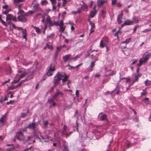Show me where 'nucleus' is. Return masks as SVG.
<instances>
[{
	"label": "nucleus",
	"instance_id": "f257e3e1",
	"mask_svg": "<svg viewBox=\"0 0 151 151\" xmlns=\"http://www.w3.org/2000/svg\"><path fill=\"white\" fill-rule=\"evenodd\" d=\"M68 77L69 76L67 75L65 73H60L58 72L55 75L53 79L54 80L57 81L58 84L59 81L62 80L63 85H64L65 82L68 81Z\"/></svg>",
	"mask_w": 151,
	"mask_h": 151
},
{
	"label": "nucleus",
	"instance_id": "f03ea898",
	"mask_svg": "<svg viewBox=\"0 0 151 151\" xmlns=\"http://www.w3.org/2000/svg\"><path fill=\"white\" fill-rule=\"evenodd\" d=\"M16 138L19 140L23 141V142L25 143L28 141H30L32 138V137L31 136H28L26 137L21 132L19 131L16 133L14 137V138Z\"/></svg>",
	"mask_w": 151,
	"mask_h": 151
},
{
	"label": "nucleus",
	"instance_id": "7ed1b4c3",
	"mask_svg": "<svg viewBox=\"0 0 151 151\" xmlns=\"http://www.w3.org/2000/svg\"><path fill=\"white\" fill-rule=\"evenodd\" d=\"M55 70V66L54 64L51 63L46 73L48 76H51L53 75V72Z\"/></svg>",
	"mask_w": 151,
	"mask_h": 151
},
{
	"label": "nucleus",
	"instance_id": "20e7f679",
	"mask_svg": "<svg viewBox=\"0 0 151 151\" xmlns=\"http://www.w3.org/2000/svg\"><path fill=\"white\" fill-rule=\"evenodd\" d=\"M144 55V54L143 57L142 58H140L139 60V63L141 62L142 65L143 63H146L147 62L149 58L151 56V52H148L147 54L145 55V56Z\"/></svg>",
	"mask_w": 151,
	"mask_h": 151
},
{
	"label": "nucleus",
	"instance_id": "39448f33",
	"mask_svg": "<svg viewBox=\"0 0 151 151\" xmlns=\"http://www.w3.org/2000/svg\"><path fill=\"white\" fill-rule=\"evenodd\" d=\"M37 125V123L36 122H31L30 123L29 125L27 127V128L29 129H32L34 131H35L36 126Z\"/></svg>",
	"mask_w": 151,
	"mask_h": 151
},
{
	"label": "nucleus",
	"instance_id": "423d86ee",
	"mask_svg": "<svg viewBox=\"0 0 151 151\" xmlns=\"http://www.w3.org/2000/svg\"><path fill=\"white\" fill-rule=\"evenodd\" d=\"M134 23L133 21L130 20L129 19H127L121 25V27H123L125 25H133Z\"/></svg>",
	"mask_w": 151,
	"mask_h": 151
},
{
	"label": "nucleus",
	"instance_id": "0eeeda50",
	"mask_svg": "<svg viewBox=\"0 0 151 151\" xmlns=\"http://www.w3.org/2000/svg\"><path fill=\"white\" fill-rule=\"evenodd\" d=\"M119 88H120L119 87V86L118 85L116 87V88L114 89V90L112 91L111 92H110V91H108L106 92V93L107 94H109L110 93L112 95V94L114 92L117 90V91L116 92V94H118L119 93Z\"/></svg>",
	"mask_w": 151,
	"mask_h": 151
},
{
	"label": "nucleus",
	"instance_id": "6e6552de",
	"mask_svg": "<svg viewBox=\"0 0 151 151\" xmlns=\"http://www.w3.org/2000/svg\"><path fill=\"white\" fill-rule=\"evenodd\" d=\"M123 15V13L122 12L118 15L117 18V21L119 24H121L122 22V19Z\"/></svg>",
	"mask_w": 151,
	"mask_h": 151
},
{
	"label": "nucleus",
	"instance_id": "1a4fd4ad",
	"mask_svg": "<svg viewBox=\"0 0 151 151\" xmlns=\"http://www.w3.org/2000/svg\"><path fill=\"white\" fill-rule=\"evenodd\" d=\"M7 74H10L12 73V70L11 67L10 65L7 66L4 69Z\"/></svg>",
	"mask_w": 151,
	"mask_h": 151
},
{
	"label": "nucleus",
	"instance_id": "9d476101",
	"mask_svg": "<svg viewBox=\"0 0 151 151\" xmlns=\"http://www.w3.org/2000/svg\"><path fill=\"white\" fill-rule=\"evenodd\" d=\"M19 21L22 22H25L27 20L23 15L21 16H18L17 17Z\"/></svg>",
	"mask_w": 151,
	"mask_h": 151
},
{
	"label": "nucleus",
	"instance_id": "9b49d317",
	"mask_svg": "<svg viewBox=\"0 0 151 151\" xmlns=\"http://www.w3.org/2000/svg\"><path fill=\"white\" fill-rule=\"evenodd\" d=\"M63 93L62 91H60L58 89H57L56 91V93L53 96V98L55 99L57 96H58L59 95H63Z\"/></svg>",
	"mask_w": 151,
	"mask_h": 151
},
{
	"label": "nucleus",
	"instance_id": "f8f14e48",
	"mask_svg": "<svg viewBox=\"0 0 151 151\" xmlns=\"http://www.w3.org/2000/svg\"><path fill=\"white\" fill-rule=\"evenodd\" d=\"M70 55L68 54L66 55L63 57V61L64 62H66L68 60H71V58H70Z\"/></svg>",
	"mask_w": 151,
	"mask_h": 151
},
{
	"label": "nucleus",
	"instance_id": "ddd939ff",
	"mask_svg": "<svg viewBox=\"0 0 151 151\" xmlns=\"http://www.w3.org/2000/svg\"><path fill=\"white\" fill-rule=\"evenodd\" d=\"M53 83L54 85L51 88L50 90H48V92L50 93L52 91L55 87L58 84L57 81V80H54L53 79Z\"/></svg>",
	"mask_w": 151,
	"mask_h": 151
},
{
	"label": "nucleus",
	"instance_id": "4468645a",
	"mask_svg": "<svg viewBox=\"0 0 151 151\" xmlns=\"http://www.w3.org/2000/svg\"><path fill=\"white\" fill-rule=\"evenodd\" d=\"M90 25H91V27L90 29L89 35H90L91 33L94 32V29L95 27V24L94 22H93L91 23Z\"/></svg>",
	"mask_w": 151,
	"mask_h": 151
},
{
	"label": "nucleus",
	"instance_id": "2eb2a0df",
	"mask_svg": "<svg viewBox=\"0 0 151 151\" xmlns=\"http://www.w3.org/2000/svg\"><path fill=\"white\" fill-rule=\"evenodd\" d=\"M33 9L35 11H39L41 9L39 7V4H35L33 6Z\"/></svg>",
	"mask_w": 151,
	"mask_h": 151
},
{
	"label": "nucleus",
	"instance_id": "dca6fc26",
	"mask_svg": "<svg viewBox=\"0 0 151 151\" xmlns=\"http://www.w3.org/2000/svg\"><path fill=\"white\" fill-rule=\"evenodd\" d=\"M63 146V151H69L66 144V142L65 141H63L62 143Z\"/></svg>",
	"mask_w": 151,
	"mask_h": 151
},
{
	"label": "nucleus",
	"instance_id": "f3484780",
	"mask_svg": "<svg viewBox=\"0 0 151 151\" xmlns=\"http://www.w3.org/2000/svg\"><path fill=\"white\" fill-rule=\"evenodd\" d=\"M107 45V42L106 41H104L102 40L100 41V46L101 47L103 48L106 47Z\"/></svg>",
	"mask_w": 151,
	"mask_h": 151
},
{
	"label": "nucleus",
	"instance_id": "a211bd4d",
	"mask_svg": "<svg viewBox=\"0 0 151 151\" xmlns=\"http://www.w3.org/2000/svg\"><path fill=\"white\" fill-rule=\"evenodd\" d=\"M21 32L22 34L23 38L25 39L26 40H27V32L26 29H24L23 30L21 31Z\"/></svg>",
	"mask_w": 151,
	"mask_h": 151
},
{
	"label": "nucleus",
	"instance_id": "6ab92c4d",
	"mask_svg": "<svg viewBox=\"0 0 151 151\" xmlns=\"http://www.w3.org/2000/svg\"><path fill=\"white\" fill-rule=\"evenodd\" d=\"M105 0H98L97 2L98 6L99 7L103 5L105 3Z\"/></svg>",
	"mask_w": 151,
	"mask_h": 151
},
{
	"label": "nucleus",
	"instance_id": "aec40b11",
	"mask_svg": "<svg viewBox=\"0 0 151 151\" xmlns=\"http://www.w3.org/2000/svg\"><path fill=\"white\" fill-rule=\"evenodd\" d=\"M97 13V11H91L90 12V15L91 18L93 17Z\"/></svg>",
	"mask_w": 151,
	"mask_h": 151
},
{
	"label": "nucleus",
	"instance_id": "412c9836",
	"mask_svg": "<svg viewBox=\"0 0 151 151\" xmlns=\"http://www.w3.org/2000/svg\"><path fill=\"white\" fill-rule=\"evenodd\" d=\"M107 115L105 114H103L100 117V120L101 121H104L106 119Z\"/></svg>",
	"mask_w": 151,
	"mask_h": 151
},
{
	"label": "nucleus",
	"instance_id": "4be33fe9",
	"mask_svg": "<svg viewBox=\"0 0 151 151\" xmlns=\"http://www.w3.org/2000/svg\"><path fill=\"white\" fill-rule=\"evenodd\" d=\"M132 20L133 22H134L135 23H137L139 21V20L138 19V17H137L135 16H134L132 18Z\"/></svg>",
	"mask_w": 151,
	"mask_h": 151
},
{
	"label": "nucleus",
	"instance_id": "5701e85b",
	"mask_svg": "<svg viewBox=\"0 0 151 151\" xmlns=\"http://www.w3.org/2000/svg\"><path fill=\"white\" fill-rule=\"evenodd\" d=\"M13 15L11 14H7L6 15V20H8L10 21L11 20Z\"/></svg>",
	"mask_w": 151,
	"mask_h": 151
},
{
	"label": "nucleus",
	"instance_id": "b1692460",
	"mask_svg": "<svg viewBox=\"0 0 151 151\" xmlns=\"http://www.w3.org/2000/svg\"><path fill=\"white\" fill-rule=\"evenodd\" d=\"M95 61H92L91 62V65H90V67L91 68V71L93 70V68L95 65Z\"/></svg>",
	"mask_w": 151,
	"mask_h": 151
},
{
	"label": "nucleus",
	"instance_id": "393cba45",
	"mask_svg": "<svg viewBox=\"0 0 151 151\" xmlns=\"http://www.w3.org/2000/svg\"><path fill=\"white\" fill-rule=\"evenodd\" d=\"M6 116V115H3L0 119V122L2 123L5 122V119Z\"/></svg>",
	"mask_w": 151,
	"mask_h": 151
},
{
	"label": "nucleus",
	"instance_id": "a878e982",
	"mask_svg": "<svg viewBox=\"0 0 151 151\" xmlns=\"http://www.w3.org/2000/svg\"><path fill=\"white\" fill-rule=\"evenodd\" d=\"M19 13L21 15H23L24 16H27L28 15L27 13L24 14V11L22 9L19 10Z\"/></svg>",
	"mask_w": 151,
	"mask_h": 151
},
{
	"label": "nucleus",
	"instance_id": "bb28decb",
	"mask_svg": "<svg viewBox=\"0 0 151 151\" xmlns=\"http://www.w3.org/2000/svg\"><path fill=\"white\" fill-rule=\"evenodd\" d=\"M142 65L141 64V62H140L137 65V69L136 70V72L137 74H138L139 73V69L140 67L142 66Z\"/></svg>",
	"mask_w": 151,
	"mask_h": 151
},
{
	"label": "nucleus",
	"instance_id": "cd10ccee",
	"mask_svg": "<svg viewBox=\"0 0 151 151\" xmlns=\"http://www.w3.org/2000/svg\"><path fill=\"white\" fill-rule=\"evenodd\" d=\"M60 27V31L61 32H63L64 31L65 28V26H64V25L60 26H59Z\"/></svg>",
	"mask_w": 151,
	"mask_h": 151
},
{
	"label": "nucleus",
	"instance_id": "c85d7f7f",
	"mask_svg": "<svg viewBox=\"0 0 151 151\" xmlns=\"http://www.w3.org/2000/svg\"><path fill=\"white\" fill-rule=\"evenodd\" d=\"M32 27L35 30L36 32H37V34H39L40 33V29L38 27H36L34 26H32Z\"/></svg>",
	"mask_w": 151,
	"mask_h": 151
},
{
	"label": "nucleus",
	"instance_id": "c756f323",
	"mask_svg": "<svg viewBox=\"0 0 151 151\" xmlns=\"http://www.w3.org/2000/svg\"><path fill=\"white\" fill-rule=\"evenodd\" d=\"M25 0H14V2L15 4H17L20 2H23Z\"/></svg>",
	"mask_w": 151,
	"mask_h": 151
},
{
	"label": "nucleus",
	"instance_id": "7c9ffc66",
	"mask_svg": "<svg viewBox=\"0 0 151 151\" xmlns=\"http://www.w3.org/2000/svg\"><path fill=\"white\" fill-rule=\"evenodd\" d=\"M101 14L103 17L104 18V17H105V15L106 13V11L105 10L103 9L101 11Z\"/></svg>",
	"mask_w": 151,
	"mask_h": 151
},
{
	"label": "nucleus",
	"instance_id": "2f4dec72",
	"mask_svg": "<svg viewBox=\"0 0 151 151\" xmlns=\"http://www.w3.org/2000/svg\"><path fill=\"white\" fill-rule=\"evenodd\" d=\"M43 123L44 124V127L45 128H46L48 124V122L47 121L44 120L43 122Z\"/></svg>",
	"mask_w": 151,
	"mask_h": 151
},
{
	"label": "nucleus",
	"instance_id": "473e14b6",
	"mask_svg": "<svg viewBox=\"0 0 151 151\" xmlns=\"http://www.w3.org/2000/svg\"><path fill=\"white\" fill-rule=\"evenodd\" d=\"M51 21L50 19V17L49 16H48L46 18V22L47 24H48Z\"/></svg>",
	"mask_w": 151,
	"mask_h": 151
},
{
	"label": "nucleus",
	"instance_id": "72a5a7b5",
	"mask_svg": "<svg viewBox=\"0 0 151 151\" xmlns=\"http://www.w3.org/2000/svg\"><path fill=\"white\" fill-rule=\"evenodd\" d=\"M41 3L42 5H43L47 4V2L45 0H42L41 2Z\"/></svg>",
	"mask_w": 151,
	"mask_h": 151
},
{
	"label": "nucleus",
	"instance_id": "f704fd0d",
	"mask_svg": "<svg viewBox=\"0 0 151 151\" xmlns=\"http://www.w3.org/2000/svg\"><path fill=\"white\" fill-rule=\"evenodd\" d=\"M27 73L25 72L21 74L19 76V79H20L21 78H22L23 76H24Z\"/></svg>",
	"mask_w": 151,
	"mask_h": 151
},
{
	"label": "nucleus",
	"instance_id": "c9c22d12",
	"mask_svg": "<svg viewBox=\"0 0 151 151\" xmlns=\"http://www.w3.org/2000/svg\"><path fill=\"white\" fill-rule=\"evenodd\" d=\"M135 78L134 80L133 81V82L132 83V84H134L135 82H138V78L137 76H134Z\"/></svg>",
	"mask_w": 151,
	"mask_h": 151
},
{
	"label": "nucleus",
	"instance_id": "e433bc0d",
	"mask_svg": "<svg viewBox=\"0 0 151 151\" xmlns=\"http://www.w3.org/2000/svg\"><path fill=\"white\" fill-rule=\"evenodd\" d=\"M117 2V0H112L111 1V4L112 6L115 5Z\"/></svg>",
	"mask_w": 151,
	"mask_h": 151
},
{
	"label": "nucleus",
	"instance_id": "4c0bfd02",
	"mask_svg": "<svg viewBox=\"0 0 151 151\" xmlns=\"http://www.w3.org/2000/svg\"><path fill=\"white\" fill-rule=\"evenodd\" d=\"M131 38L126 39L125 40V42H126V44H127L129 42L131 41Z\"/></svg>",
	"mask_w": 151,
	"mask_h": 151
},
{
	"label": "nucleus",
	"instance_id": "58836bf2",
	"mask_svg": "<svg viewBox=\"0 0 151 151\" xmlns=\"http://www.w3.org/2000/svg\"><path fill=\"white\" fill-rule=\"evenodd\" d=\"M16 88V86H10L8 87L9 90H13Z\"/></svg>",
	"mask_w": 151,
	"mask_h": 151
},
{
	"label": "nucleus",
	"instance_id": "ea45409f",
	"mask_svg": "<svg viewBox=\"0 0 151 151\" xmlns=\"http://www.w3.org/2000/svg\"><path fill=\"white\" fill-rule=\"evenodd\" d=\"M14 101V100H10L9 101H7L6 102L7 105H9L10 104H12Z\"/></svg>",
	"mask_w": 151,
	"mask_h": 151
},
{
	"label": "nucleus",
	"instance_id": "a19ab883",
	"mask_svg": "<svg viewBox=\"0 0 151 151\" xmlns=\"http://www.w3.org/2000/svg\"><path fill=\"white\" fill-rule=\"evenodd\" d=\"M81 7L83 9H87V6L86 4H85L82 5Z\"/></svg>",
	"mask_w": 151,
	"mask_h": 151
},
{
	"label": "nucleus",
	"instance_id": "79ce46f5",
	"mask_svg": "<svg viewBox=\"0 0 151 151\" xmlns=\"http://www.w3.org/2000/svg\"><path fill=\"white\" fill-rule=\"evenodd\" d=\"M75 128L76 129L77 131H78V123L76 122V126L75 127Z\"/></svg>",
	"mask_w": 151,
	"mask_h": 151
},
{
	"label": "nucleus",
	"instance_id": "37998d69",
	"mask_svg": "<svg viewBox=\"0 0 151 151\" xmlns=\"http://www.w3.org/2000/svg\"><path fill=\"white\" fill-rule=\"evenodd\" d=\"M11 20L14 22H16L17 21L16 17L13 16Z\"/></svg>",
	"mask_w": 151,
	"mask_h": 151
},
{
	"label": "nucleus",
	"instance_id": "c03bdc74",
	"mask_svg": "<svg viewBox=\"0 0 151 151\" xmlns=\"http://www.w3.org/2000/svg\"><path fill=\"white\" fill-rule=\"evenodd\" d=\"M133 62L131 64V65H134V64L136 63L137 61V59H134L132 60Z\"/></svg>",
	"mask_w": 151,
	"mask_h": 151
},
{
	"label": "nucleus",
	"instance_id": "a18cd8bd",
	"mask_svg": "<svg viewBox=\"0 0 151 151\" xmlns=\"http://www.w3.org/2000/svg\"><path fill=\"white\" fill-rule=\"evenodd\" d=\"M150 29H145V30H143L142 31V32H146L149 31H150Z\"/></svg>",
	"mask_w": 151,
	"mask_h": 151
},
{
	"label": "nucleus",
	"instance_id": "49530a36",
	"mask_svg": "<svg viewBox=\"0 0 151 151\" xmlns=\"http://www.w3.org/2000/svg\"><path fill=\"white\" fill-rule=\"evenodd\" d=\"M79 58V57L78 55H76L75 57L74 58H71V60H76L77 58Z\"/></svg>",
	"mask_w": 151,
	"mask_h": 151
},
{
	"label": "nucleus",
	"instance_id": "de8ad7c7",
	"mask_svg": "<svg viewBox=\"0 0 151 151\" xmlns=\"http://www.w3.org/2000/svg\"><path fill=\"white\" fill-rule=\"evenodd\" d=\"M52 3V4L53 5H56V0H50Z\"/></svg>",
	"mask_w": 151,
	"mask_h": 151
},
{
	"label": "nucleus",
	"instance_id": "09e8293b",
	"mask_svg": "<svg viewBox=\"0 0 151 151\" xmlns=\"http://www.w3.org/2000/svg\"><path fill=\"white\" fill-rule=\"evenodd\" d=\"M58 54V50H56L55 53V54L54 55V57L55 58H56Z\"/></svg>",
	"mask_w": 151,
	"mask_h": 151
},
{
	"label": "nucleus",
	"instance_id": "8fccbe9b",
	"mask_svg": "<svg viewBox=\"0 0 151 151\" xmlns=\"http://www.w3.org/2000/svg\"><path fill=\"white\" fill-rule=\"evenodd\" d=\"M129 107L130 109H131L132 111H133L135 115L137 114V113L135 111V109H133L132 107H130L129 106Z\"/></svg>",
	"mask_w": 151,
	"mask_h": 151
},
{
	"label": "nucleus",
	"instance_id": "3c124183",
	"mask_svg": "<svg viewBox=\"0 0 151 151\" xmlns=\"http://www.w3.org/2000/svg\"><path fill=\"white\" fill-rule=\"evenodd\" d=\"M72 133V132H70L69 133H66L65 134L66 135L65 137L67 138V137H69Z\"/></svg>",
	"mask_w": 151,
	"mask_h": 151
},
{
	"label": "nucleus",
	"instance_id": "603ef678",
	"mask_svg": "<svg viewBox=\"0 0 151 151\" xmlns=\"http://www.w3.org/2000/svg\"><path fill=\"white\" fill-rule=\"evenodd\" d=\"M59 26H62L64 25V24L63 22V20H60V22L59 24H58Z\"/></svg>",
	"mask_w": 151,
	"mask_h": 151
},
{
	"label": "nucleus",
	"instance_id": "864d4df0",
	"mask_svg": "<svg viewBox=\"0 0 151 151\" xmlns=\"http://www.w3.org/2000/svg\"><path fill=\"white\" fill-rule=\"evenodd\" d=\"M66 129H63L62 132H61L62 136L63 135H64V134H65V133H66Z\"/></svg>",
	"mask_w": 151,
	"mask_h": 151
},
{
	"label": "nucleus",
	"instance_id": "5fc2aeb1",
	"mask_svg": "<svg viewBox=\"0 0 151 151\" xmlns=\"http://www.w3.org/2000/svg\"><path fill=\"white\" fill-rule=\"evenodd\" d=\"M68 66L69 67L68 68V69L70 70H71L72 69H74L76 68V67H74L73 66H71L69 65H68Z\"/></svg>",
	"mask_w": 151,
	"mask_h": 151
},
{
	"label": "nucleus",
	"instance_id": "6e6d98bb",
	"mask_svg": "<svg viewBox=\"0 0 151 151\" xmlns=\"http://www.w3.org/2000/svg\"><path fill=\"white\" fill-rule=\"evenodd\" d=\"M48 24H49L48 26L49 27H52L53 25V23H52V22L51 21Z\"/></svg>",
	"mask_w": 151,
	"mask_h": 151
},
{
	"label": "nucleus",
	"instance_id": "4d7b16f0",
	"mask_svg": "<svg viewBox=\"0 0 151 151\" xmlns=\"http://www.w3.org/2000/svg\"><path fill=\"white\" fill-rule=\"evenodd\" d=\"M78 115V111L77 110H76L74 114V116L77 117Z\"/></svg>",
	"mask_w": 151,
	"mask_h": 151
},
{
	"label": "nucleus",
	"instance_id": "13d9d810",
	"mask_svg": "<svg viewBox=\"0 0 151 151\" xmlns=\"http://www.w3.org/2000/svg\"><path fill=\"white\" fill-rule=\"evenodd\" d=\"M148 81H149L147 79V80H146L145 82V84L146 86H148V85H149L150 84V83H148Z\"/></svg>",
	"mask_w": 151,
	"mask_h": 151
},
{
	"label": "nucleus",
	"instance_id": "bf43d9fd",
	"mask_svg": "<svg viewBox=\"0 0 151 151\" xmlns=\"http://www.w3.org/2000/svg\"><path fill=\"white\" fill-rule=\"evenodd\" d=\"M22 4H20L18 5L17 8H18L19 10L22 9Z\"/></svg>",
	"mask_w": 151,
	"mask_h": 151
},
{
	"label": "nucleus",
	"instance_id": "052dcab7",
	"mask_svg": "<svg viewBox=\"0 0 151 151\" xmlns=\"http://www.w3.org/2000/svg\"><path fill=\"white\" fill-rule=\"evenodd\" d=\"M46 76H47V75H46V74L44 75L42 78V80L45 81L47 78V77Z\"/></svg>",
	"mask_w": 151,
	"mask_h": 151
},
{
	"label": "nucleus",
	"instance_id": "680f3d73",
	"mask_svg": "<svg viewBox=\"0 0 151 151\" xmlns=\"http://www.w3.org/2000/svg\"><path fill=\"white\" fill-rule=\"evenodd\" d=\"M34 137L35 138H37L38 139L40 140V141L41 142H43V141H41V139L39 137H38L37 135H34Z\"/></svg>",
	"mask_w": 151,
	"mask_h": 151
},
{
	"label": "nucleus",
	"instance_id": "e2e57ef3",
	"mask_svg": "<svg viewBox=\"0 0 151 151\" xmlns=\"http://www.w3.org/2000/svg\"><path fill=\"white\" fill-rule=\"evenodd\" d=\"M27 113H23L22 114V117H24L27 116Z\"/></svg>",
	"mask_w": 151,
	"mask_h": 151
},
{
	"label": "nucleus",
	"instance_id": "0e129e2a",
	"mask_svg": "<svg viewBox=\"0 0 151 151\" xmlns=\"http://www.w3.org/2000/svg\"><path fill=\"white\" fill-rule=\"evenodd\" d=\"M139 27V26L138 25H137V26H135L134 27L133 33H134V32L136 30L137 28Z\"/></svg>",
	"mask_w": 151,
	"mask_h": 151
},
{
	"label": "nucleus",
	"instance_id": "69168bd1",
	"mask_svg": "<svg viewBox=\"0 0 151 151\" xmlns=\"http://www.w3.org/2000/svg\"><path fill=\"white\" fill-rule=\"evenodd\" d=\"M31 149V147H30L29 148H26L25 149H24L23 151H29Z\"/></svg>",
	"mask_w": 151,
	"mask_h": 151
},
{
	"label": "nucleus",
	"instance_id": "338daca9",
	"mask_svg": "<svg viewBox=\"0 0 151 151\" xmlns=\"http://www.w3.org/2000/svg\"><path fill=\"white\" fill-rule=\"evenodd\" d=\"M9 6L8 5H5L3 6V8H5V9H7L8 8Z\"/></svg>",
	"mask_w": 151,
	"mask_h": 151
},
{
	"label": "nucleus",
	"instance_id": "774afa93",
	"mask_svg": "<svg viewBox=\"0 0 151 151\" xmlns=\"http://www.w3.org/2000/svg\"><path fill=\"white\" fill-rule=\"evenodd\" d=\"M80 150V151H88L87 149L85 148H83L82 149H81Z\"/></svg>",
	"mask_w": 151,
	"mask_h": 151
}]
</instances>
